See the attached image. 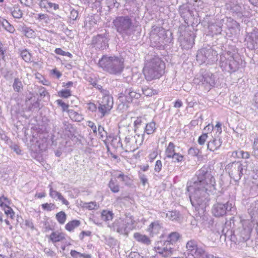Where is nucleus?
Here are the masks:
<instances>
[{"mask_svg":"<svg viewBox=\"0 0 258 258\" xmlns=\"http://www.w3.org/2000/svg\"><path fill=\"white\" fill-rule=\"evenodd\" d=\"M222 143V139L219 137H213L207 143V149L212 152L218 150L221 146Z\"/></svg>","mask_w":258,"mask_h":258,"instance_id":"2eb2a0df","label":"nucleus"},{"mask_svg":"<svg viewBox=\"0 0 258 258\" xmlns=\"http://www.w3.org/2000/svg\"><path fill=\"white\" fill-rule=\"evenodd\" d=\"M11 14L15 18L20 19L23 16V12L19 6H15L12 10Z\"/></svg>","mask_w":258,"mask_h":258,"instance_id":"473e14b6","label":"nucleus"},{"mask_svg":"<svg viewBox=\"0 0 258 258\" xmlns=\"http://www.w3.org/2000/svg\"><path fill=\"white\" fill-rule=\"evenodd\" d=\"M111 145L114 146L115 148H118L119 147H122L123 145L120 142V138L117 137L114 138L111 142Z\"/></svg>","mask_w":258,"mask_h":258,"instance_id":"09e8293b","label":"nucleus"},{"mask_svg":"<svg viewBox=\"0 0 258 258\" xmlns=\"http://www.w3.org/2000/svg\"><path fill=\"white\" fill-rule=\"evenodd\" d=\"M158 153L156 150H154L152 151L149 155V161L152 162L153 160L156 158L157 156Z\"/></svg>","mask_w":258,"mask_h":258,"instance_id":"69168bd1","label":"nucleus"},{"mask_svg":"<svg viewBox=\"0 0 258 258\" xmlns=\"http://www.w3.org/2000/svg\"><path fill=\"white\" fill-rule=\"evenodd\" d=\"M248 212L252 219L254 216H258V201H256L250 204L248 209Z\"/></svg>","mask_w":258,"mask_h":258,"instance_id":"393cba45","label":"nucleus"},{"mask_svg":"<svg viewBox=\"0 0 258 258\" xmlns=\"http://www.w3.org/2000/svg\"><path fill=\"white\" fill-rule=\"evenodd\" d=\"M252 155L256 158H258V137H255L254 138V141L252 143Z\"/></svg>","mask_w":258,"mask_h":258,"instance_id":"4c0bfd02","label":"nucleus"},{"mask_svg":"<svg viewBox=\"0 0 258 258\" xmlns=\"http://www.w3.org/2000/svg\"><path fill=\"white\" fill-rule=\"evenodd\" d=\"M165 215L166 217L169 220L174 221L176 220L179 218V213L176 211H168L167 213H163L162 216L163 217Z\"/></svg>","mask_w":258,"mask_h":258,"instance_id":"2f4dec72","label":"nucleus"},{"mask_svg":"<svg viewBox=\"0 0 258 258\" xmlns=\"http://www.w3.org/2000/svg\"><path fill=\"white\" fill-rule=\"evenodd\" d=\"M134 237L136 241L143 244L149 245L151 243V240L147 235L141 234L140 233H135Z\"/></svg>","mask_w":258,"mask_h":258,"instance_id":"4be33fe9","label":"nucleus"},{"mask_svg":"<svg viewBox=\"0 0 258 258\" xmlns=\"http://www.w3.org/2000/svg\"><path fill=\"white\" fill-rule=\"evenodd\" d=\"M57 104L62 107L63 111L67 112V110H69L68 109L69 105L63 102L61 100H57Z\"/></svg>","mask_w":258,"mask_h":258,"instance_id":"13d9d810","label":"nucleus"},{"mask_svg":"<svg viewBox=\"0 0 258 258\" xmlns=\"http://www.w3.org/2000/svg\"><path fill=\"white\" fill-rule=\"evenodd\" d=\"M208 136L207 133H203L198 138V143L200 145H204L207 140Z\"/></svg>","mask_w":258,"mask_h":258,"instance_id":"a18cd8bd","label":"nucleus"},{"mask_svg":"<svg viewBox=\"0 0 258 258\" xmlns=\"http://www.w3.org/2000/svg\"><path fill=\"white\" fill-rule=\"evenodd\" d=\"M186 258H202L205 254V246L200 245L195 240H190L186 243Z\"/></svg>","mask_w":258,"mask_h":258,"instance_id":"6e6552de","label":"nucleus"},{"mask_svg":"<svg viewBox=\"0 0 258 258\" xmlns=\"http://www.w3.org/2000/svg\"><path fill=\"white\" fill-rule=\"evenodd\" d=\"M229 174L235 182L238 181L243 175V171L246 170V166L240 162H234L228 165Z\"/></svg>","mask_w":258,"mask_h":258,"instance_id":"9d476101","label":"nucleus"},{"mask_svg":"<svg viewBox=\"0 0 258 258\" xmlns=\"http://www.w3.org/2000/svg\"><path fill=\"white\" fill-rule=\"evenodd\" d=\"M202 83L210 89L211 87L214 86L215 83V77L211 73H206L202 78Z\"/></svg>","mask_w":258,"mask_h":258,"instance_id":"a211bd4d","label":"nucleus"},{"mask_svg":"<svg viewBox=\"0 0 258 258\" xmlns=\"http://www.w3.org/2000/svg\"><path fill=\"white\" fill-rule=\"evenodd\" d=\"M20 55L22 59L25 61L27 62L31 61V55L27 49H24L21 50L20 52Z\"/></svg>","mask_w":258,"mask_h":258,"instance_id":"e433bc0d","label":"nucleus"},{"mask_svg":"<svg viewBox=\"0 0 258 258\" xmlns=\"http://www.w3.org/2000/svg\"><path fill=\"white\" fill-rule=\"evenodd\" d=\"M113 215L112 211L109 210H104L101 212V218L105 222L111 221Z\"/></svg>","mask_w":258,"mask_h":258,"instance_id":"bb28decb","label":"nucleus"},{"mask_svg":"<svg viewBox=\"0 0 258 258\" xmlns=\"http://www.w3.org/2000/svg\"><path fill=\"white\" fill-rule=\"evenodd\" d=\"M42 209L47 211H51L55 209V205L52 203H45L41 205Z\"/></svg>","mask_w":258,"mask_h":258,"instance_id":"de8ad7c7","label":"nucleus"},{"mask_svg":"<svg viewBox=\"0 0 258 258\" xmlns=\"http://www.w3.org/2000/svg\"><path fill=\"white\" fill-rule=\"evenodd\" d=\"M126 97L127 98V101L130 102L132 101L133 98H139L140 97L141 95L139 93L129 90H126L125 91Z\"/></svg>","mask_w":258,"mask_h":258,"instance_id":"c85d7f7f","label":"nucleus"},{"mask_svg":"<svg viewBox=\"0 0 258 258\" xmlns=\"http://www.w3.org/2000/svg\"><path fill=\"white\" fill-rule=\"evenodd\" d=\"M112 28L122 37L128 36L133 33L134 24L128 15L117 16L112 21Z\"/></svg>","mask_w":258,"mask_h":258,"instance_id":"39448f33","label":"nucleus"},{"mask_svg":"<svg viewBox=\"0 0 258 258\" xmlns=\"http://www.w3.org/2000/svg\"><path fill=\"white\" fill-rule=\"evenodd\" d=\"M139 178L143 185H145L146 184L148 183V178L147 176L144 174H140L139 175Z\"/></svg>","mask_w":258,"mask_h":258,"instance_id":"0e129e2a","label":"nucleus"},{"mask_svg":"<svg viewBox=\"0 0 258 258\" xmlns=\"http://www.w3.org/2000/svg\"><path fill=\"white\" fill-rule=\"evenodd\" d=\"M217 53L216 51L212 49V52H210L209 54H207L206 57H207V61L206 62L208 64H212L214 62L217 60Z\"/></svg>","mask_w":258,"mask_h":258,"instance_id":"72a5a7b5","label":"nucleus"},{"mask_svg":"<svg viewBox=\"0 0 258 258\" xmlns=\"http://www.w3.org/2000/svg\"><path fill=\"white\" fill-rule=\"evenodd\" d=\"M49 240L53 243L60 242L65 239V234L58 231L52 232L49 236Z\"/></svg>","mask_w":258,"mask_h":258,"instance_id":"aec40b11","label":"nucleus"},{"mask_svg":"<svg viewBox=\"0 0 258 258\" xmlns=\"http://www.w3.org/2000/svg\"><path fill=\"white\" fill-rule=\"evenodd\" d=\"M102 97L98 101L97 109L101 114V118L109 113L113 105V98L109 95L108 91L102 90L101 91Z\"/></svg>","mask_w":258,"mask_h":258,"instance_id":"0eeeda50","label":"nucleus"},{"mask_svg":"<svg viewBox=\"0 0 258 258\" xmlns=\"http://www.w3.org/2000/svg\"><path fill=\"white\" fill-rule=\"evenodd\" d=\"M136 227V222L130 214L125 215V218L116 219L113 223L112 229L120 234L127 236L130 231Z\"/></svg>","mask_w":258,"mask_h":258,"instance_id":"423d86ee","label":"nucleus"},{"mask_svg":"<svg viewBox=\"0 0 258 258\" xmlns=\"http://www.w3.org/2000/svg\"><path fill=\"white\" fill-rule=\"evenodd\" d=\"M7 208L5 209V214L7 216H10L11 218H13L15 214L13 209L11 207H10L9 206H8V207H4V208Z\"/></svg>","mask_w":258,"mask_h":258,"instance_id":"6e6d98bb","label":"nucleus"},{"mask_svg":"<svg viewBox=\"0 0 258 258\" xmlns=\"http://www.w3.org/2000/svg\"><path fill=\"white\" fill-rule=\"evenodd\" d=\"M60 97L64 98H68L71 96V92L70 89L62 90L58 92Z\"/></svg>","mask_w":258,"mask_h":258,"instance_id":"49530a36","label":"nucleus"},{"mask_svg":"<svg viewBox=\"0 0 258 258\" xmlns=\"http://www.w3.org/2000/svg\"><path fill=\"white\" fill-rule=\"evenodd\" d=\"M240 158L243 159H248L250 157V154L248 152H245L242 150L239 151Z\"/></svg>","mask_w":258,"mask_h":258,"instance_id":"338daca9","label":"nucleus"},{"mask_svg":"<svg viewBox=\"0 0 258 258\" xmlns=\"http://www.w3.org/2000/svg\"><path fill=\"white\" fill-rule=\"evenodd\" d=\"M252 220H241V223L242 225L243 230L241 231V236L243 240H247L249 238L250 234L252 229Z\"/></svg>","mask_w":258,"mask_h":258,"instance_id":"4468645a","label":"nucleus"},{"mask_svg":"<svg viewBox=\"0 0 258 258\" xmlns=\"http://www.w3.org/2000/svg\"><path fill=\"white\" fill-rule=\"evenodd\" d=\"M200 152V150L197 147H191L188 150V154L193 156H198Z\"/></svg>","mask_w":258,"mask_h":258,"instance_id":"3c124183","label":"nucleus"},{"mask_svg":"<svg viewBox=\"0 0 258 258\" xmlns=\"http://www.w3.org/2000/svg\"><path fill=\"white\" fill-rule=\"evenodd\" d=\"M242 10L241 7L239 5H236L231 8L232 12H235L238 14V16L242 14Z\"/></svg>","mask_w":258,"mask_h":258,"instance_id":"bf43d9fd","label":"nucleus"},{"mask_svg":"<svg viewBox=\"0 0 258 258\" xmlns=\"http://www.w3.org/2000/svg\"><path fill=\"white\" fill-rule=\"evenodd\" d=\"M80 225V221L77 220H74L68 222L65 226V228L69 231H72L74 229Z\"/></svg>","mask_w":258,"mask_h":258,"instance_id":"c756f323","label":"nucleus"},{"mask_svg":"<svg viewBox=\"0 0 258 258\" xmlns=\"http://www.w3.org/2000/svg\"><path fill=\"white\" fill-rule=\"evenodd\" d=\"M124 60L115 55H104L99 60L98 65L104 71L112 75L120 74L124 68Z\"/></svg>","mask_w":258,"mask_h":258,"instance_id":"f03ea898","label":"nucleus"},{"mask_svg":"<svg viewBox=\"0 0 258 258\" xmlns=\"http://www.w3.org/2000/svg\"><path fill=\"white\" fill-rule=\"evenodd\" d=\"M171 158H172L174 162L179 163L183 160L184 157L181 154L176 153Z\"/></svg>","mask_w":258,"mask_h":258,"instance_id":"8fccbe9b","label":"nucleus"},{"mask_svg":"<svg viewBox=\"0 0 258 258\" xmlns=\"http://www.w3.org/2000/svg\"><path fill=\"white\" fill-rule=\"evenodd\" d=\"M14 90L16 92H19L21 91L23 88V85L19 78H15L14 80V83L13 84Z\"/></svg>","mask_w":258,"mask_h":258,"instance_id":"58836bf2","label":"nucleus"},{"mask_svg":"<svg viewBox=\"0 0 258 258\" xmlns=\"http://www.w3.org/2000/svg\"><path fill=\"white\" fill-rule=\"evenodd\" d=\"M175 146L172 142H170L166 147L165 151V157L171 158L173 157L176 152L175 150Z\"/></svg>","mask_w":258,"mask_h":258,"instance_id":"a878e982","label":"nucleus"},{"mask_svg":"<svg viewBox=\"0 0 258 258\" xmlns=\"http://www.w3.org/2000/svg\"><path fill=\"white\" fill-rule=\"evenodd\" d=\"M71 125L70 124L68 123L67 122H63L62 128L64 130V134H68L69 132H71Z\"/></svg>","mask_w":258,"mask_h":258,"instance_id":"e2e57ef3","label":"nucleus"},{"mask_svg":"<svg viewBox=\"0 0 258 258\" xmlns=\"http://www.w3.org/2000/svg\"><path fill=\"white\" fill-rule=\"evenodd\" d=\"M216 190V181L211 171L206 167L199 170L187 183L190 201L195 210L204 212L208 202L207 195Z\"/></svg>","mask_w":258,"mask_h":258,"instance_id":"f257e3e1","label":"nucleus"},{"mask_svg":"<svg viewBox=\"0 0 258 258\" xmlns=\"http://www.w3.org/2000/svg\"><path fill=\"white\" fill-rule=\"evenodd\" d=\"M39 1V6L41 8L45 9L53 8V10H56L59 9L58 5L49 2L48 0H38Z\"/></svg>","mask_w":258,"mask_h":258,"instance_id":"5701e85b","label":"nucleus"},{"mask_svg":"<svg viewBox=\"0 0 258 258\" xmlns=\"http://www.w3.org/2000/svg\"><path fill=\"white\" fill-rule=\"evenodd\" d=\"M242 60L237 53L227 51L220 55L219 65L223 71L232 73L239 68Z\"/></svg>","mask_w":258,"mask_h":258,"instance_id":"20e7f679","label":"nucleus"},{"mask_svg":"<svg viewBox=\"0 0 258 258\" xmlns=\"http://www.w3.org/2000/svg\"><path fill=\"white\" fill-rule=\"evenodd\" d=\"M195 36L194 34H188L181 41V46L185 49H189L192 47L195 44Z\"/></svg>","mask_w":258,"mask_h":258,"instance_id":"6ab92c4d","label":"nucleus"},{"mask_svg":"<svg viewBox=\"0 0 258 258\" xmlns=\"http://www.w3.org/2000/svg\"><path fill=\"white\" fill-rule=\"evenodd\" d=\"M180 235L178 232H171L168 236L166 241L169 242L173 247V243H175L179 238Z\"/></svg>","mask_w":258,"mask_h":258,"instance_id":"7c9ffc66","label":"nucleus"},{"mask_svg":"<svg viewBox=\"0 0 258 258\" xmlns=\"http://www.w3.org/2000/svg\"><path fill=\"white\" fill-rule=\"evenodd\" d=\"M10 204V201L9 199L4 196H2L0 197V206L2 208H4V207H8Z\"/></svg>","mask_w":258,"mask_h":258,"instance_id":"c03bdc74","label":"nucleus"},{"mask_svg":"<svg viewBox=\"0 0 258 258\" xmlns=\"http://www.w3.org/2000/svg\"><path fill=\"white\" fill-rule=\"evenodd\" d=\"M165 63L159 57H154L147 61L143 69L144 74L147 81L159 79L164 73Z\"/></svg>","mask_w":258,"mask_h":258,"instance_id":"7ed1b4c3","label":"nucleus"},{"mask_svg":"<svg viewBox=\"0 0 258 258\" xmlns=\"http://www.w3.org/2000/svg\"><path fill=\"white\" fill-rule=\"evenodd\" d=\"M162 167V163L160 160H158L156 161L155 167H154V171L156 173H159Z\"/></svg>","mask_w":258,"mask_h":258,"instance_id":"603ef678","label":"nucleus"},{"mask_svg":"<svg viewBox=\"0 0 258 258\" xmlns=\"http://www.w3.org/2000/svg\"><path fill=\"white\" fill-rule=\"evenodd\" d=\"M235 207L232 202L228 201L226 204L217 203L214 204L212 209V212L215 217H219L224 216L227 212H233Z\"/></svg>","mask_w":258,"mask_h":258,"instance_id":"9b49d317","label":"nucleus"},{"mask_svg":"<svg viewBox=\"0 0 258 258\" xmlns=\"http://www.w3.org/2000/svg\"><path fill=\"white\" fill-rule=\"evenodd\" d=\"M210 52H212L211 48H203L198 51L197 54V60L200 64L206 63L207 61V57H206L207 54H209Z\"/></svg>","mask_w":258,"mask_h":258,"instance_id":"f3484780","label":"nucleus"},{"mask_svg":"<svg viewBox=\"0 0 258 258\" xmlns=\"http://www.w3.org/2000/svg\"><path fill=\"white\" fill-rule=\"evenodd\" d=\"M179 13L182 17H185L189 13V10L184 6H181L179 8Z\"/></svg>","mask_w":258,"mask_h":258,"instance_id":"5fc2aeb1","label":"nucleus"},{"mask_svg":"<svg viewBox=\"0 0 258 258\" xmlns=\"http://www.w3.org/2000/svg\"><path fill=\"white\" fill-rule=\"evenodd\" d=\"M37 18H36L39 21L45 20V22H47L49 20V17L47 14H38L37 15Z\"/></svg>","mask_w":258,"mask_h":258,"instance_id":"680f3d73","label":"nucleus"},{"mask_svg":"<svg viewBox=\"0 0 258 258\" xmlns=\"http://www.w3.org/2000/svg\"><path fill=\"white\" fill-rule=\"evenodd\" d=\"M129 256L131 258H148L147 257H144L141 256L140 254L137 252H132L129 255Z\"/></svg>","mask_w":258,"mask_h":258,"instance_id":"774afa93","label":"nucleus"},{"mask_svg":"<svg viewBox=\"0 0 258 258\" xmlns=\"http://www.w3.org/2000/svg\"><path fill=\"white\" fill-rule=\"evenodd\" d=\"M144 135L127 136L124 141V148L126 152H134L143 144Z\"/></svg>","mask_w":258,"mask_h":258,"instance_id":"1a4fd4ad","label":"nucleus"},{"mask_svg":"<svg viewBox=\"0 0 258 258\" xmlns=\"http://www.w3.org/2000/svg\"><path fill=\"white\" fill-rule=\"evenodd\" d=\"M70 254L73 258H83V253L75 250H72L70 252Z\"/></svg>","mask_w":258,"mask_h":258,"instance_id":"052dcab7","label":"nucleus"},{"mask_svg":"<svg viewBox=\"0 0 258 258\" xmlns=\"http://www.w3.org/2000/svg\"><path fill=\"white\" fill-rule=\"evenodd\" d=\"M92 44L96 49L104 50L108 47V39L104 35H98L93 38Z\"/></svg>","mask_w":258,"mask_h":258,"instance_id":"ddd939ff","label":"nucleus"},{"mask_svg":"<svg viewBox=\"0 0 258 258\" xmlns=\"http://www.w3.org/2000/svg\"><path fill=\"white\" fill-rule=\"evenodd\" d=\"M248 47L258 52V29L254 30L249 36Z\"/></svg>","mask_w":258,"mask_h":258,"instance_id":"dca6fc26","label":"nucleus"},{"mask_svg":"<svg viewBox=\"0 0 258 258\" xmlns=\"http://www.w3.org/2000/svg\"><path fill=\"white\" fill-rule=\"evenodd\" d=\"M67 113L70 118L75 121H81L83 119V115L73 109L67 110Z\"/></svg>","mask_w":258,"mask_h":258,"instance_id":"b1692460","label":"nucleus"},{"mask_svg":"<svg viewBox=\"0 0 258 258\" xmlns=\"http://www.w3.org/2000/svg\"><path fill=\"white\" fill-rule=\"evenodd\" d=\"M108 186L110 190L113 192H118L119 190V186L116 180L111 179L109 181Z\"/></svg>","mask_w":258,"mask_h":258,"instance_id":"c9c22d12","label":"nucleus"},{"mask_svg":"<svg viewBox=\"0 0 258 258\" xmlns=\"http://www.w3.org/2000/svg\"><path fill=\"white\" fill-rule=\"evenodd\" d=\"M2 26L6 30L11 33H13L15 31V28L5 19H4L3 23H2Z\"/></svg>","mask_w":258,"mask_h":258,"instance_id":"ea45409f","label":"nucleus"},{"mask_svg":"<svg viewBox=\"0 0 258 258\" xmlns=\"http://www.w3.org/2000/svg\"><path fill=\"white\" fill-rule=\"evenodd\" d=\"M143 93L147 96H151L154 94V91L148 87H144L142 88Z\"/></svg>","mask_w":258,"mask_h":258,"instance_id":"864d4df0","label":"nucleus"},{"mask_svg":"<svg viewBox=\"0 0 258 258\" xmlns=\"http://www.w3.org/2000/svg\"><path fill=\"white\" fill-rule=\"evenodd\" d=\"M209 29L214 34L220 33L222 31L221 27L218 26L217 24H211L209 25Z\"/></svg>","mask_w":258,"mask_h":258,"instance_id":"a19ab883","label":"nucleus"},{"mask_svg":"<svg viewBox=\"0 0 258 258\" xmlns=\"http://www.w3.org/2000/svg\"><path fill=\"white\" fill-rule=\"evenodd\" d=\"M154 248L157 253L164 257L171 255L174 250L173 247L171 246L169 242L166 241H157Z\"/></svg>","mask_w":258,"mask_h":258,"instance_id":"f8f14e48","label":"nucleus"},{"mask_svg":"<svg viewBox=\"0 0 258 258\" xmlns=\"http://www.w3.org/2000/svg\"><path fill=\"white\" fill-rule=\"evenodd\" d=\"M98 207L96 203L94 202L85 203L83 204V207L89 210L96 209Z\"/></svg>","mask_w":258,"mask_h":258,"instance_id":"79ce46f5","label":"nucleus"},{"mask_svg":"<svg viewBox=\"0 0 258 258\" xmlns=\"http://www.w3.org/2000/svg\"><path fill=\"white\" fill-rule=\"evenodd\" d=\"M55 218L60 224H63L67 219V215L63 211H60L56 214Z\"/></svg>","mask_w":258,"mask_h":258,"instance_id":"f704fd0d","label":"nucleus"},{"mask_svg":"<svg viewBox=\"0 0 258 258\" xmlns=\"http://www.w3.org/2000/svg\"><path fill=\"white\" fill-rule=\"evenodd\" d=\"M161 228V224L158 221H156L151 223L149 226L147 231L153 235L158 233Z\"/></svg>","mask_w":258,"mask_h":258,"instance_id":"412c9836","label":"nucleus"},{"mask_svg":"<svg viewBox=\"0 0 258 258\" xmlns=\"http://www.w3.org/2000/svg\"><path fill=\"white\" fill-rule=\"evenodd\" d=\"M78 17V12L77 10L73 9L71 10L70 18L71 20L75 21Z\"/></svg>","mask_w":258,"mask_h":258,"instance_id":"4d7b16f0","label":"nucleus"},{"mask_svg":"<svg viewBox=\"0 0 258 258\" xmlns=\"http://www.w3.org/2000/svg\"><path fill=\"white\" fill-rule=\"evenodd\" d=\"M48 188H49V196L51 198L56 200L60 192L53 189L52 183L48 185Z\"/></svg>","mask_w":258,"mask_h":258,"instance_id":"37998d69","label":"nucleus"},{"mask_svg":"<svg viewBox=\"0 0 258 258\" xmlns=\"http://www.w3.org/2000/svg\"><path fill=\"white\" fill-rule=\"evenodd\" d=\"M157 129L156 123L152 121L146 124L145 127L144 133L148 135L153 134Z\"/></svg>","mask_w":258,"mask_h":258,"instance_id":"cd10ccee","label":"nucleus"}]
</instances>
